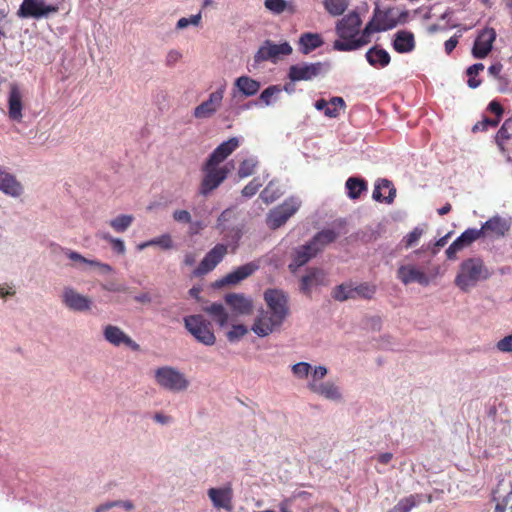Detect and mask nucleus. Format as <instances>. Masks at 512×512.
I'll return each mask as SVG.
<instances>
[{
  "mask_svg": "<svg viewBox=\"0 0 512 512\" xmlns=\"http://www.w3.org/2000/svg\"><path fill=\"white\" fill-rule=\"evenodd\" d=\"M362 21L357 12L353 11L336 24V33L339 39L333 43V48L337 51H352L359 49L370 42V35L374 32L386 31L394 27V23L386 24L375 21H370L364 28L361 35L360 26Z\"/></svg>",
  "mask_w": 512,
  "mask_h": 512,
  "instance_id": "f257e3e1",
  "label": "nucleus"
},
{
  "mask_svg": "<svg viewBox=\"0 0 512 512\" xmlns=\"http://www.w3.org/2000/svg\"><path fill=\"white\" fill-rule=\"evenodd\" d=\"M239 147V140L232 137L221 143L209 156L204 164V177L201 184V192H211L216 189L226 178L228 170L225 166L218 167Z\"/></svg>",
  "mask_w": 512,
  "mask_h": 512,
  "instance_id": "f03ea898",
  "label": "nucleus"
},
{
  "mask_svg": "<svg viewBox=\"0 0 512 512\" xmlns=\"http://www.w3.org/2000/svg\"><path fill=\"white\" fill-rule=\"evenodd\" d=\"M490 277L488 268L480 258H469L464 260L459 272L455 278V284L462 291H468L474 287L479 281H484Z\"/></svg>",
  "mask_w": 512,
  "mask_h": 512,
  "instance_id": "7ed1b4c3",
  "label": "nucleus"
},
{
  "mask_svg": "<svg viewBox=\"0 0 512 512\" xmlns=\"http://www.w3.org/2000/svg\"><path fill=\"white\" fill-rule=\"evenodd\" d=\"M156 383L170 391H183L189 386V381L184 374L171 366H163L155 370Z\"/></svg>",
  "mask_w": 512,
  "mask_h": 512,
  "instance_id": "20e7f679",
  "label": "nucleus"
},
{
  "mask_svg": "<svg viewBox=\"0 0 512 512\" xmlns=\"http://www.w3.org/2000/svg\"><path fill=\"white\" fill-rule=\"evenodd\" d=\"M185 328L204 345L215 344L216 337L212 330L211 323L202 315H190L184 318Z\"/></svg>",
  "mask_w": 512,
  "mask_h": 512,
  "instance_id": "39448f33",
  "label": "nucleus"
},
{
  "mask_svg": "<svg viewBox=\"0 0 512 512\" xmlns=\"http://www.w3.org/2000/svg\"><path fill=\"white\" fill-rule=\"evenodd\" d=\"M264 300L267 305V311L284 321L286 320L290 311L288 297L282 290L267 289L264 292Z\"/></svg>",
  "mask_w": 512,
  "mask_h": 512,
  "instance_id": "423d86ee",
  "label": "nucleus"
},
{
  "mask_svg": "<svg viewBox=\"0 0 512 512\" xmlns=\"http://www.w3.org/2000/svg\"><path fill=\"white\" fill-rule=\"evenodd\" d=\"M299 203L293 198H289L282 205L272 209L267 215V225L270 229H278L298 210Z\"/></svg>",
  "mask_w": 512,
  "mask_h": 512,
  "instance_id": "0eeeda50",
  "label": "nucleus"
},
{
  "mask_svg": "<svg viewBox=\"0 0 512 512\" xmlns=\"http://www.w3.org/2000/svg\"><path fill=\"white\" fill-rule=\"evenodd\" d=\"M228 247L225 244L215 245L202 259L200 264L193 270L194 277H201L212 271L225 257Z\"/></svg>",
  "mask_w": 512,
  "mask_h": 512,
  "instance_id": "6e6552de",
  "label": "nucleus"
},
{
  "mask_svg": "<svg viewBox=\"0 0 512 512\" xmlns=\"http://www.w3.org/2000/svg\"><path fill=\"white\" fill-rule=\"evenodd\" d=\"M324 66L325 64L322 62L291 65L288 71V78L292 82L310 81L323 72Z\"/></svg>",
  "mask_w": 512,
  "mask_h": 512,
  "instance_id": "1a4fd4ad",
  "label": "nucleus"
},
{
  "mask_svg": "<svg viewBox=\"0 0 512 512\" xmlns=\"http://www.w3.org/2000/svg\"><path fill=\"white\" fill-rule=\"evenodd\" d=\"M225 87L221 86L209 95L208 100L203 101L195 107L193 116L196 119H207L212 117L221 107L224 97Z\"/></svg>",
  "mask_w": 512,
  "mask_h": 512,
  "instance_id": "9d476101",
  "label": "nucleus"
},
{
  "mask_svg": "<svg viewBox=\"0 0 512 512\" xmlns=\"http://www.w3.org/2000/svg\"><path fill=\"white\" fill-rule=\"evenodd\" d=\"M283 323L284 320L269 311H261L252 325V331L259 337H265L279 329Z\"/></svg>",
  "mask_w": 512,
  "mask_h": 512,
  "instance_id": "9b49d317",
  "label": "nucleus"
},
{
  "mask_svg": "<svg viewBox=\"0 0 512 512\" xmlns=\"http://www.w3.org/2000/svg\"><path fill=\"white\" fill-rule=\"evenodd\" d=\"M292 53V47L288 42L275 44L270 40H266L258 49L254 56L255 62H263L268 60L275 61L280 56H287Z\"/></svg>",
  "mask_w": 512,
  "mask_h": 512,
  "instance_id": "f8f14e48",
  "label": "nucleus"
},
{
  "mask_svg": "<svg viewBox=\"0 0 512 512\" xmlns=\"http://www.w3.org/2000/svg\"><path fill=\"white\" fill-rule=\"evenodd\" d=\"M57 12V7L46 5L43 0H23L18 15L22 18H36L47 16L50 13Z\"/></svg>",
  "mask_w": 512,
  "mask_h": 512,
  "instance_id": "ddd939ff",
  "label": "nucleus"
},
{
  "mask_svg": "<svg viewBox=\"0 0 512 512\" xmlns=\"http://www.w3.org/2000/svg\"><path fill=\"white\" fill-rule=\"evenodd\" d=\"M496 39V31L494 28H485L477 36L473 48L472 55L476 59H483L491 52L493 42Z\"/></svg>",
  "mask_w": 512,
  "mask_h": 512,
  "instance_id": "4468645a",
  "label": "nucleus"
},
{
  "mask_svg": "<svg viewBox=\"0 0 512 512\" xmlns=\"http://www.w3.org/2000/svg\"><path fill=\"white\" fill-rule=\"evenodd\" d=\"M510 220L501 216H494L487 220L480 228L483 237L501 238L510 230Z\"/></svg>",
  "mask_w": 512,
  "mask_h": 512,
  "instance_id": "2eb2a0df",
  "label": "nucleus"
},
{
  "mask_svg": "<svg viewBox=\"0 0 512 512\" xmlns=\"http://www.w3.org/2000/svg\"><path fill=\"white\" fill-rule=\"evenodd\" d=\"M103 335L105 340L114 346H120L123 344L134 351H138L140 349L139 344L132 340V338L118 326L107 325L103 330Z\"/></svg>",
  "mask_w": 512,
  "mask_h": 512,
  "instance_id": "dca6fc26",
  "label": "nucleus"
},
{
  "mask_svg": "<svg viewBox=\"0 0 512 512\" xmlns=\"http://www.w3.org/2000/svg\"><path fill=\"white\" fill-rule=\"evenodd\" d=\"M207 494L215 508L224 509L229 512L233 509V490L231 486L210 488Z\"/></svg>",
  "mask_w": 512,
  "mask_h": 512,
  "instance_id": "f3484780",
  "label": "nucleus"
},
{
  "mask_svg": "<svg viewBox=\"0 0 512 512\" xmlns=\"http://www.w3.org/2000/svg\"><path fill=\"white\" fill-rule=\"evenodd\" d=\"M257 269L258 265L253 262L244 264L235 269L234 271L228 273L225 277H223L221 280L217 282V285L219 287H222L225 285L238 284L242 280L251 276Z\"/></svg>",
  "mask_w": 512,
  "mask_h": 512,
  "instance_id": "a211bd4d",
  "label": "nucleus"
},
{
  "mask_svg": "<svg viewBox=\"0 0 512 512\" xmlns=\"http://www.w3.org/2000/svg\"><path fill=\"white\" fill-rule=\"evenodd\" d=\"M63 302L71 310L87 311L91 308V300L78 293L72 288H65L63 292Z\"/></svg>",
  "mask_w": 512,
  "mask_h": 512,
  "instance_id": "6ab92c4d",
  "label": "nucleus"
},
{
  "mask_svg": "<svg viewBox=\"0 0 512 512\" xmlns=\"http://www.w3.org/2000/svg\"><path fill=\"white\" fill-rule=\"evenodd\" d=\"M225 302L236 314L249 315L252 313V300L243 294L229 293L225 296Z\"/></svg>",
  "mask_w": 512,
  "mask_h": 512,
  "instance_id": "aec40b11",
  "label": "nucleus"
},
{
  "mask_svg": "<svg viewBox=\"0 0 512 512\" xmlns=\"http://www.w3.org/2000/svg\"><path fill=\"white\" fill-rule=\"evenodd\" d=\"M397 276L405 285L413 282L419 283L424 286L429 284V279L427 275L413 265H403L399 267L397 271Z\"/></svg>",
  "mask_w": 512,
  "mask_h": 512,
  "instance_id": "412c9836",
  "label": "nucleus"
},
{
  "mask_svg": "<svg viewBox=\"0 0 512 512\" xmlns=\"http://www.w3.org/2000/svg\"><path fill=\"white\" fill-rule=\"evenodd\" d=\"M22 93L17 85H12L8 95V115L13 121L20 122L23 118Z\"/></svg>",
  "mask_w": 512,
  "mask_h": 512,
  "instance_id": "4be33fe9",
  "label": "nucleus"
},
{
  "mask_svg": "<svg viewBox=\"0 0 512 512\" xmlns=\"http://www.w3.org/2000/svg\"><path fill=\"white\" fill-rule=\"evenodd\" d=\"M319 253V248H315L310 241L300 246L295 250L293 261L290 263L289 268L295 271L297 268L305 265L311 258Z\"/></svg>",
  "mask_w": 512,
  "mask_h": 512,
  "instance_id": "5701e85b",
  "label": "nucleus"
},
{
  "mask_svg": "<svg viewBox=\"0 0 512 512\" xmlns=\"http://www.w3.org/2000/svg\"><path fill=\"white\" fill-rule=\"evenodd\" d=\"M495 142L501 151L506 154L512 146V117L506 119L495 135Z\"/></svg>",
  "mask_w": 512,
  "mask_h": 512,
  "instance_id": "b1692460",
  "label": "nucleus"
},
{
  "mask_svg": "<svg viewBox=\"0 0 512 512\" xmlns=\"http://www.w3.org/2000/svg\"><path fill=\"white\" fill-rule=\"evenodd\" d=\"M393 48L398 53H410L415 49L414 34L407 30L397 31L394 35Z\"/></svg>",
  "mask_w": 512,
  "mask_h": 512,
  "instance_id": "393cba45",
  "label": "nucleus"
},
{
  "mask_svg": "<svg viewBox=\"0 0 512 512\" xmlns=\"http://www.w3.org/2000/svg\"><path fill=\"white\" fill-rule=\"evenodd\" d=\"M326 284V274L322 269L312 268L301 279V290L309 294L312 287Z\"/></svg>",
  "mask_w": 512,
  "mask_h": 512,
  "instance_id": "a878e982",
  "label": "nucleus"
},
{
  "mask_svg": "<svg viewBox=\"0 0 512 512\" xmlns=\"http://www.w3.org/2000/svg\"><path fill=\"white\" fill-rule=\"evenodd\" d=\"M298 44L300 52L304 55H307L315 49L321 47L324 44V41L320 34L306 32L301 34Z\"/></svg>",
  "mask_w": 512,
  "mask_h": 512,
  "instance_id": "bb28decb",
  "label": "nucleus"
},
{
  "mask_svg": "<svg viewBox=\"0 0 512 512\" xmlns=\"http://www.w3.org/2000/svg\"><path fill=\"white\" fill-rule=\"evenodd\" d=\"M368 63L375 68H384L390 63L389 53L378 46H373L366 52Z\"/></svg>",
  "mask_w": 512,
  "mask_h": 512,
  "instance_id": "cd10ccee",
  "label": "nucleus"
},
{
  "mask_svg": "<svg viewBox=\"0 0 512 512\" xmlns=\"http://www.w3.org/2000/svg\"><path fill=\"white\" fill-rule=\"evenodd\" d=\"M308 387L312 392L319 394L327 399L339 400L341 398L338 387L331 382L317 384L316 382L312 381L308 384Z\"/></svg>",
  "mask_w": 512,
  "mask_h": 512,
  "instance_id": "c85d7f7f",
  "label": "nucleus"
},
{
  "mask_svg": "<svg viewBox=\"0 0 512 512\" xmlns=\"http://www.w3.org/2000/svg\"><path fill=\"white\" fill-rule=\"evenodd\" d=\"M238 90L247 97L254 96L260 90V82L248 76H240L235 81Z\"/></svg>",
  "mask_w": 512,
  "mask_h": 512,
  "instance_id": "c756f323",
  "label": "nucleus"
},
{
  "mask_svg": "<svg viewBox=\"0 0 512 512\" xmlns=\"http://www.w3.org/2000/svg\"><path fill=\"white\" fill-rule=\"evenodd\" d=\"M264 6L268 11L275 15H279L284 12H288L290 14H294L296 12L294 3L286 0H265Z\"/></svg>",
  "mask_w": 512,
  "mask_h": 512,
  "instance_id": "7c9ffc66",
  "label": "nucleus"
},
{
  "mask_svg": "<svg viewBox=\"0 0 512 512\" xmlns=\"http://www.w3.org/2000/svg\"><path fill=\"white\" fill-rule=\"evenodd\" d=\"M423 494H411L402 498L388 512H410L414 507L422 502Z\"/></svg>",
  "mask_w": 512,
  "mask_h": 512,
  "instance_id": "2f4dec72",
  "label": "nucleus"
},
{
  "mask_svg": "<svg viewBox=\"0 0 512 512\" xmlns=\"http://www.w3.org/2000/svg\"><path fill=\"white\" fill-rule=\"evenodd\" d=\"M338 237V233L331 229H325L318 232L310 241V243L315 247L319 248V252H321L325 246L334 242Z\"/></svg>",
  "mask_w": 512,
  "mask_h": 512,
  "instance_id": "473e14b6",
  "label": "nucleus"
},
{
  "mask_svg": "<svg viewBox=\"0 0 512 512\" xmlns=\"http://www.w3.org/2000/svg\"><path fill=\"white\" fill-rule=\"evenodd\" d=\"M66 256L75 263L79 264H89L91 266L99 267L103 273H109L112 271V267L109 264L101 263L97 260H89L79 254L78 252L72 250L65 251Z\"/></svg>",
  "mask_w": 512,
  "mask_h": 512,
  "instance_id": "72a5a7b5",
  "label": "nucleus"
},
{
  "mask_svg": "<svg viewBox=\"0 0 512 512\" xmlns=\"http://www.w3.org/2000/svg\"><path fill=\"white\" fill-rule=\"evenodd\" d=\"M21 189V184L14 175L0 170V190L2 192H18Z\"/></svg>",
  "mask_w": 512,
  "mask_h": 512,
  "instance_id": "f704fd0d",
  "label": "nucleus"
},
{
  "mask_svg": "<svg viewBox=\"0 0 512 512\" xmlns=\"http://www.w3.org/2000/svg\"><path fill=\"white\" fill-rule=\"evenodd\" d=\"M346 109V103L342 97L334 96L329 100V105H327L324 115L328 118H338L340 116L341 110Z\"/></svg>",
  "mask_w": 512,
  "mask_h": 512,
  "instance_id": "c9c22d12",
  "label": "nucleus"
},
{
  "mask_svg": "<svg viewBox=\"0 0 512 512\" xmlns=\"http://www.w3.org/2000/svg\"><path fill=\"white\" fill-rule=\"evenodd\" d=\"M205 311L210 314L220 326H224L228 323V313L221 303H212L205 308Z\"/></svg>",
  "mask_w": 512,
  "mask_h": 512,
  "instance_id": "e433bc0d",
  "label": "nucleus"
},
{
  "mask_svg": "<svg viewBox=\"0 0 512 512\" xmlns=\"http://www.w3.org/2000/svg\"><path fill=\"white\" fill-rule=\"evenodd\" d=\"M149 246H159L164 250L171 249L173 247V241L169 234H163L157 238L139 244V250H143Z\"/></svg>",
  "mask_w": 512,
  "mask_h": 512,
  "instance_id": "4c0bfd02",
  "label": "nucleus"
},
{
  "mask_svg": "<svg viewBox=\"0 0 512 512\" xmlns=\"http://www.w3.org/2000/svg\"><path fill=\"white\" fill-rule=\"evenodd\" d=\"M332 297L337 301L354 299L353 286L350 283H343L336 286L332 291Z\"/></svg>",
  "mask_w": 512,
  "mask_h": 512,
  "instance_id": "58836bf2",
  "label": "nucleus"
},
{
  "mask_svg": "<svg viewBox=\"0 0 512 512\" xmlns=\"http://www.w3.org/2000/svg\"><path fill=\"white\" fill-rule=\"evenodd\" d=\"M325 9L332 16H339L344 13L348 7V0H324Z\"/></svg>",
  "mask_w": 512,
  "mask_h": 512,
  "instance_id": "ea45409f",
  "label": "nucleus"
},
{
  "mask_svg": "<svg viewBox=\"0 0 512 512\" xmlns=\"http://www.w3.org/2000/svg\"><path fill=\"white\" fill-rule=\"evenodd\" d=\"M376 285L370 283H361L355 287H353L354 299L363 298L370 300L374 297L376 293Z\"/></svg>",
  "mask_w": 512,
  "mask_h": 512,
  "instance_id": "a19ab883",
  "label": "nucleus"
},
{
  "mask_svg": "<svg viewBox=\"0 0 512 512\" xmlns=\"http://www.w3.org/2000/svg\"><path fill=\"white\" fill-rule=\"evenodd\" d=\"M281 91L282 89L279 85H271L261 92L259 101L269 106L277 100Z\"/></svg>",
  "mask_w": 512,
  "mask_h": 512,
  "instance_id": "79ce46f5",
  "label": "nucleus"
},
{
  "mask_svg": "<svg viewBox=\"0 0 512 512\" xmlns=\"http://www.w3.org/2000/svg\"><path fill=\"white\" fill-rule=\"evenodd\" d=\"M483 231L480 229H467L458 238V242L461 246L467 247L477 239L483 237Z\"/></svg>",
  "mask_w": 512,
  "mask_h": 512,
  "instance_id": "37998d69",
  "label": "nucleus"
},
{
  "mask_svg": "<svg viewBox=\"0 0 512 512\" xmlns=\"http://www.w3.org/2000/svg\"><path fill=\"white\" fill-rule=\"evenodd\" d=\"M133 222L131 215H119L112 219L109 224L118 233L124 232Z\"/></svg>",
  "mask_w": 512,
  "mask_h": 512,
  "instance_id": "c03bdc74",
  "label": "nucleus"
},
{
  "mask_svg": "<svg viewBox=\"0 0 512 512\" xmlns=\"http://www.w3.org/2000/svg\"><path fill=\"white\" fill-rule=\"evenodd\" d=\"M345 186L348 192H366L368 189L367 182L357 177L348 178Z\"/></svg>",
  "mask_w": 512,
  "mask_h": 512,
  "instance_id": "a18cd8bd",
  "label": "nucleus"
},
{
  "mask_svg": "<svg viewBox=\"0 0 512 512\" xmlns=\"http://www.w3.org/2000/svg\"><path fill=\"white\" fill-rule=\"evenodd\" d=\"M118 506H122L123 508H125L128 511L132 510L134 508V505H133V503L131 501H121V500H118V501L106 502V503H103V504L99 505L95 509V512H107L111 508L118 507Z\"/></svg>",
  "mask_w": 512,
  "mask_h": 512,
  "instance_id": "49530a36",
  "label": "nucleus"
},
{
  "mask_svg": "<svg viewBox=\"0 0 512 512\" xmlns=\"http://www.w3.org/2000/svg\"><path fill=\"white\" fill-rule=\"evenodd\" d=\"M499 124V119H492L489 117H484L481 121H478L474 126L472 127V132H483L487 131L489 128H495Z\"/></svg>",
  "mask_w": 512,
  "mask_h": 512,
  "instance_id": "de8ad7c7",
  "label": "nucleus"
},
{
  "mask_svg": "<svg viewBox=\"0 0 512 512\" xmlns=\"http://www.w3.org/2000/svg\"><path fill=\"white\" fill-rule=\"evenodd\" d=\"M423 233H424V230L422 228H420V227L414 228L413 231H411L409 234H407L404 237L403 241L405 243V246L407 248L414 246L419 241V239L421 238Z\"/></svg>",
  "mask_w": 512,
  "mask_h": 512,
  "instance_id": "09e8293b",
  "label": "nucleus"
},
{
  "mask_svg": "<svg viewBox=\"0 0 512 512\" xmlns=\"http://www.w3.org/2000/svg\"><path fill=\"white\" fill-rule=\"evenodd\" d=\"M310 370L311 365L306 362H299L292 366V372L298 378H306Z\"/></svg>",
  "mask_w": 512,
  "mask_h": 512,
  "instance_id": "8fccbe9b",
  "label": "nucleus"
},
{
  "mask_svg": "<svg viewBox=\"0 0 512 512\" xmlns=\"http://www.w3.org/2000/svg\"><path fill=\"white\" fill-rule=\"evenodd\" d=\"M201 18H202L201 13L192 15L190 18L183 17L178 20V22L176 24V28L184 29V28L188 27L190 24L194 25V26H198L200 24Z\"/></svg>",
  "mask_w": 512,
  "mask_h": 512,
  "instance_id": "3c124183",
  "label": "nucleus"
},
{
  "mask_svg": "<svg viewBox=\"0 0 512 512\" xmlns=\"http://www.w3.org/2000/svg\"><path fill=\"white\" fill-rule=\"evenodd\" d=\"M248 332L244 325H234L232 329L227 333L229 341H236L243 337Z\"/></svg>",
  "mask_w": 512,
  "mask_h": 512,
  "instance_id": "603ef678",
  "label": "nucleus"
},
{
  "mask_svg": "<svg viewBox=\"0 0 512 512\" xmlns=\"http://www.w3.org/2000/svg\"><path fill=\"white\" fill-rule=\"evenodd\" d=\"M382 189H386L388 192H396L394 184L388 179H378L373 192H380Z\"/></svg>",
  "mask_w": 512,
  "mask_h": 512,
  "instance_id": "864d4df0",
  "label": "nucleus"
},
{
  "mask_svg": "<svg viewBox=\"0 0 512 512\" xmlns=\"http://www.w3.org/2000/svg\"><path fill=\"white\" fill-rule=\"evenodd\" d=\"M487 109H488V111H490L491 113H493L495 115V117L493 119H499V122L501 121L502 115L504 113V109L498 101H496V100L491 101L488 104Z\"/></svg>",
  "mask_w": 512,
  "mask_h": 512,
  "instance_id": "5fc2aeb1",
  "label": "nucleus"
},
{
  "mask_svg": "<svg viewBox=\"0 0 512 512\" xmlns=\"http://www.w3.org/2000/svg\"><path fill=\"white\" fill-rule=\"evenodd\" d=\"M496 348L501 352H512V334L499 340Z\"/></svg>",
  "mask_w": 512,
  "mask_h": 512,
  "instance_id": "6e6d98bb",
  "label": "nucleus"
},
{
  "mask_svg": "<svg viewBox=\"0 0 512 512\" xmlns=\"http://www.w3.org/2000/svg\"><path fill=\"white\" fill-rule=\"evenodd\" d=\"M253 169H254V164L251 163L250 161L248 160H244L240 166H239V169H238V174L240 177H248L250 176L252 173H253Z\"/></svg>",
  "mask_w": 512,
  "mask_h": 512,
  "instance_id": "4d7b16f0",
  "label": "nucleus"
},
{
  "mask_svg": "<svg viewBox=\"0 0 512 512\" xmlns=\"http://www.w3.org/2000/svg\"><path fill=\"white\" fill-rule=\"evenodd\" d=\"M463 248L464 247L461 246L460 243L458 242V240L456 239L455 241H453V243L446 250L447 258L451 259V260L455 259L457 253L460 250H462Z\"/></svg>",
  "mask_w": 512,
  "mask_h": 512,
  "instance_id": "13d9d810",
  "label": "nucleus"
},
{
  "mask_svg": "<svg viewBox=\"0 0 512 512\" xmlns=\"http://www.w3.org/2000/svg\"><path fill=\"white\" fill-rule=\"evenodd\" d=\"M461 37V33L455 34L454 36L450 37L444 44L445 52L449 55L452 53V51L456 48L458 44V39Z\"/></svg>",
  "mask_w": 512,
  "mask_h": 512,
  "instance_id": "bf43d9fd",
  "label": "nucleus"
},
{
  "mask_svg": "<svg viewBox=\"0 0 512 512\" xmlns=\"http://www.w3.org/2000/svg\"><path fill=\"white\" fill-rule=\"evenodd\" d=\"M174 220L182 223H189L191 221L190 213L187 210H177L173 214Z\"/></svg>",
  "mask_w": 512,
  "mask_h": 512,
  "instance_id": "052dcab7",
  "label": "nucleus"
},
{
  "mask_svg": "<svg viewBox=\"0 0 512 512\" xmlns=\"http://www.w3.org/2000/svg\"><path fill=\"white\" fill-rule=\"evenodd\" d=\"M262 186L263 183L261 179L254 178L248 185L245 186L242 192H257Z\"/></svg>",
  "mask_w": 512,
  "mask_h": 512,
  "instance_id": "680f3d73",
  "label": "nucleus"
},
{
  "mask_svg": "<svg viewBox=\"0 0 512 512\" xmlns=\"http://www.w3.org/2000/svg\"><path fill=\"white\" fill-rule=\"evenodd\" d=\"M111 247L117 254H124L126 251L125 244L121 239L114 238L111 242Z\"/></svg>",
  "mask_w": 512,
  "mask_h": 512,
  "instance_id": "e2e57ef3",
  "label": "nucleus"
},
{
  "mask_svg": "<svg viewBox=\"0 0 512 512\" xmlns=\"http://www.w3.org/2000/svg\"><path fill=\"white\" fill-rule=\"evenodd\" d=\"M371 21H375V24L379 22L390 24L394 23V26L396 25V22L394 20H387V15L385 13H382L378 9L375 12V15Z\"/></svg>",
  "mask_w": 512,
  "mask_h": 512,
  "instance_id": "0e129e2a",
  "label": "nucleus"
},
{
  "mask_svg": "<svg viewBox=\"0 0 512 512\" xmlns=\"http://www.w3.org/2000/svg\"><path fill=\"white\" fill-rule=\"evenodd\" d=\"M182 57L181 53L176 50H171L166 58L167 65H174Z\"/></svg>",
  "mask_w": 512,
  "mask_h": 512,
  "instance_id": "69168bd1",
  "label": "nucleus"
},
{
  "mask_svg": "<svg viewBox=\"0 0 512 512\" xmlns=\"http://www.w3.org/2000/svg\"><path fill=\"white\" fill-rule=\"evenodd\" d=\"M483 70H484V65L482 63H476V64H473L472 66L468 67L466 74H467V76H476Z\"/></svg>",
  "mask_w": 512,
  "mask_h": 512,
  "instance_id": "338daca9",
  "label": "nucleus"
},
{
  "mask_svg": "<svg viewBox=\"0 0 512 512\" xmlns=\"http://www.w3.org/2000/svg\"><path fill=\"white\" fill-rule=\"evenodd\" d=\"M502 69L503 65L501 63H494L488 68V73L495 78H499Z\"/></svg>",
  "mask_w": 512,
  "mask_h": 512,
  "instance_id": "774afa93",
  "label": "nucleus"
}]
</instances>
